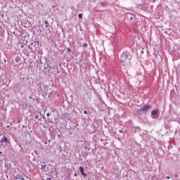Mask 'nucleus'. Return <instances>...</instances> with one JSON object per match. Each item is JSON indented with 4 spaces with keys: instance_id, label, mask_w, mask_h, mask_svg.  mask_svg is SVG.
<instances>
[{
    "instance_id": "nucleus-6",
    "label": "nucleus",
    "mask_w": 180,
    "mask_h": 180,
    "mask_svg": "<svg viewBox=\"0 0 180 180\" xmlns=\"http://www.w3.org/2000/svg\"><path fill=\"white\" fill-rule=\"evenodd\" d=\"M151 113H160V110H152V112H151Z\"/></svg>"
},
{
    "instance_id": "nucleus-4",
    "label": "nucleus",
    "mask_w": 180,
    "mask_h": 180,
    "mask_svg": "<svg viewBox=\"0 0 180 180\" xmlns=\"http://www.w3.org/2000/svg\"><path fill=\"white\" fill-rule=\"evenodd\" d=\"M1 142L2 143H10L9 139H8V138H6V136H5L1 138Z\"/></svg>"
},
{
    "instance_id": "nucleus-11",
    "label": "nucleus",
    "mask_w": 180,
    "mask_h": 180,
    "mask_svg": "<svg viewBox=\"0 0 180 180\" xmlns=\"http://www.w3.org/2000/svg\"><path fill=\"white\" fill-rule=\"evenodd\" d=\"M67 51H68L69 53H71V49L70 48H68Z\"/></svg>"
},
{
    "instance_id": "nucleus-1",
    "label": "nucleus",
    "mask_w": 180,
    "mask_h": 180,
    "mask_svg": "<svg viewBox=\"0 0 180 180\" xmlns=\"http://www.w3.org/2000/svg\"><path fill=\"white\" fill-rule=\"evenodd\" d=\"M122 63H123V65L126 66L129 64H130V61L131 60V56H130V53L128 52H124L120 58Z\"/></svg>"
},
{
    "instance_id": "nucleus-12",
    "label": "nucleus",
    "mask_w": 180,
    "mask_h": 180,
    "mask_svg": "<svg viewBox=\"0 0 180 180\" xmlns=\"http://www.w3.org/2000/svg\"><path fill=\"white\" fill-rule=\"evenodd\" d=\"M46 116L49 117V116H50V113H47Z\"/></svg>"
},
{
    "instance_id": "nucleus-9",
    "label": "nucleus",
    "mask_w": 180,
    "mask_h": 180,
    "mask_svg": "<svg viewBox=\"0 0 180 180\" xmlns=\"http://www.w3.org/2000/svg\"><path fill=\"white\" fill-rule=\"evenodd\" d=\"M151 116L152 117H154V116H157V113H152Z\"/></svg>"
},
{
    "instance_id": "nucleus-14",
    "label": "nucleus",
    "mask_w": 180,
    "mask_h": 180,
    "mask_svg": "<svg viewBox=\"0 0 180 180\" xmlns=\"http://www.w3.org/2000/svg\"><path fill=\"white\" fill-rule=\"evenodd\" d=\"M120 133H122V130L120 131Z\"/></svg>"
},
{
    "instance_id": "nucleus-19",
    "label": "nucleus",
    "mask_w": 180,
    "mask_h": 180,
    "mask_svg": "<svg viewBox=\"0 0 180 180\" xmlns=\"http://www.w3.org/2000/svg\"><path fill=\"white\" fill-rule=\"evenodd\" d=\"M7 127H9V125H8Z\"/></svg>"
},
{
    "instance_id": "nucleus-16",
    "label": "nucleus",
    "mask_w": 180,
    "mask_h": 180,
    "mask_svg": "<svg viewBox=\"0 0 180 180\" xmlns=\"http://www.w3.org/2000/svg\"><path fill=\"white\" fill-rule=\"evenodd\" d=\"M167 179H169V176H167Z\"/></svg>"
},
{
    "instance_id": "nucleus-18",
    "label": "nucleus",
    "mask_w": 180,
    "mask_h": 180,
    "mask_svg": "<svg viewBox=\"0 0 180 180\" xmlns=\"http://www.w3.org/2000/svg\"><path fill=\"white\" fill-rule=\"evenodd\" d=\"M0 154H2V152H0Z\"/></svg>"
},
{
    "instance_id": "nucleus-5",
    "label": "nucleus",
    "mask_w": 180,
    "mask_h": 180,
    "mask_svg": "<svg viewBox=\"0 0 180 180\" xmlns=\"http://www.w3.org/2000/svg\"><path fill=\"white\" fill-rule=\"evenodd\" d=\"M46 70H47L48 71H50L51 70V66L50 65V64H47L46 67L45 68Z\"/></svg>"
},
{
    "instance_id": "nucleus-3",
    "label": "nucleus",
    "mask_w": 180,
    "mask_h": 180,
    "mask_svg": "<svg viewBox=\"0 0 180 180\" xmlns=\"http://www.w3.org/2000/svg\"><path fill=\"white\" fill-rule=\"evenodd\" d=\"M79 171H80L82 175H83V176H86V174H84V167L80 166V167H79Z\"/></svg>"
},
{
    "instance_id": "nucleus-17",
    "label": "nucleus",
    "mask_w": 180,
    "mask_h": 180,
    "mask_svg": "<svg viewBox=\"0 0 180 180\" xmlns=\"http://www.w3.org/2000/svg\"><path fill=\"white\" fill-rule=\"evenodd\" d=\"M84 113H86V111H84Z\"/></svg>"
},
{
    "instance_id": "nucleus-8",
    "label": "nucleus",
    "mask_w": 180,
    "mask_h": 180,
    "mask_svg": "<svg viewBox=\"0 0 180 180\" xmlns=\"http://www.w3.org/2000/svg\"><path fill=\"white\" fill-rule=\"evenodd\" d=\"M45 25H49V22H47V20H45ZM48 25H46V27H48Z\"/></svg>"
},
{
    "instance_id": "nucleus-15",
    "label": "nucleus",
    "mask_w": 180,
    "mask_h": 180,
    "mask_svg": "<svg viewBox=\"0 0 180 180\" xmlns=\"http://www.w3.org/2000/svg\"><path fill=\"white\" fill-rule=\"evenodd\" d=\"M46 167V165L43 166L42 168H44Z\"/></svg>"
},
{
    "instance_id": "nucleus-20",
    "label": "nucleus",
    "mask_w": 180,
    "mask_h": 180,
    "mask_svg": "<svg viewBox=\"0 0 180 180\" xmlns=\"http://www.w3.org/2000/svg\"><path fill=\"white\" fill-rule=\"evenodd\" d=\"M49 179H51V178H49Z\"/></svg>"
},
{
    "instance_id": "nucleus-10",
    "label": "nucleus",
    "mask_w": 180,
    "mask_h": 180,
    "mask_svg": "<svg viewBox=\"0 0 180 180\" xmlns=\"http://www.w3.org/2000/svg\"><path fill=\"white\" fill-rule=\"evenodd\" d=\"M83 47H88V44H86V43H84V44H83Z\"/></svg>"
},
{
    "instance_id": "nucleus-2",
    "label": "nucleus",
    "mask_w": 180,
    "mask_h": 180,
    "mask_svg": "<svg viewBox=\"0 0 180 180\" xmlns=\"http://www.w3.org/2000/svg\"><path fill=\"white\" fill-rule=\"evenodd\" d=\"M151 109V106L148 104L143 105V107L141 108V112H148Z\"/></svg>"
},
{
    "instance_id": "nucleus-7",
    "label": "nucleus",
    "mask_w": 180,
    "mask_h": 180,
    "mask_svg": "<svg viewBox=\"0 0 180 180\" xmlns=\"http://www.w3.org/2000/svg\"><path fill=\"white\" fill-rule=\"evenodd\" d=\"M79 19H82V13L79 14Z\"/></svg>"
},
{
    "instance_id": "nucleus-13",
    "label": "nucleus",
    "mask_w": 180,
    "mask_h": 180,
    "mask_svg": "<svg viewBox=\"0 0 180 180\" xmlns=\"http://www.w3.org/2000/svg\"><path fill=\"white\" fill-rule=\"evenodd\" d=\"M75 176H77V173L75 174Z\"/></svg>"
}]
</instances>
